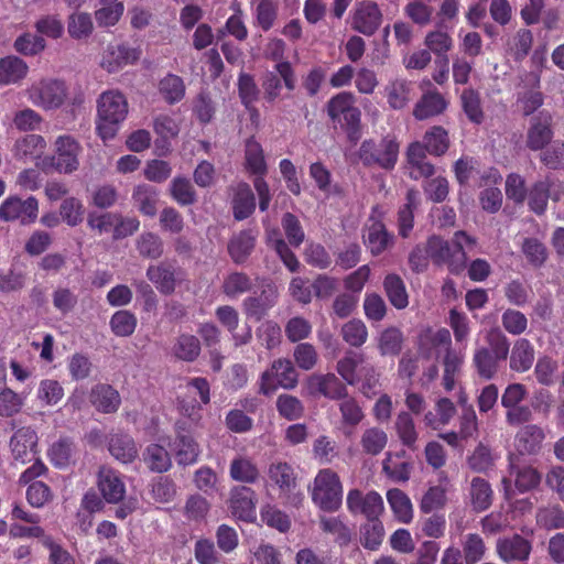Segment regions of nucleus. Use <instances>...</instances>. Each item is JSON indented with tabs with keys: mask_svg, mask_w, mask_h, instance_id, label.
<instances>
[{
	"mask_svg": "<svg viewBox=\"0 0 564 564\" xmlns=\"http://www.w3.org/2000/svg\"><path fill=\"white\" fill-rule=\"evenodd\" d=\"M476 242V238L464 230L456 231L452 240L432 235L427 238V252L434 265L446 267L451 274L460 275L467 268L465 247H473Z\"/></svg>",
	"mask_w": 564,
	"mask_h": 564,
	"instance_id": "nucleus-1",
	"label": "nucleus"
},
{
	"mask_svg": "<svg viewBox=\"0 0 564 564\" xmlns=\"http://www.w3.org/2000/svg\"><path fill=\"white\" fill-rule=\"evenodd\" d=\"M365 245L371 254L379 256L393 245V235H391L382 221H373L364 236Z\"/></svg>",
	"mask_w": 564,
	"mask_h": 564,
	"instance_id": "nucleus-30",
	"label": "nucleus"
},
{
	"mask_svg": "<svg viewBox=\"0 0 564 564\" xmlns=\"http://www.w3.org/2000/svg\"><path fill=\"white\" fill-rule=\"evenodd\" d=\"M135 248L142 258L152 260L159 259L164 251L162 238L158 234L151 231L142 232L138 237Z\"/></svg>",
	"mask_w": 564,
	"mask_h": 564,
	"instance_id": "nucleus-52",
	"label": "nucleus"
},
{
	"mask_svg": "<svg viewBox=\"0 0 564 564\" xmlns=\"http://www.w3.org/2000/svg\"><path fill=\"white\" fill-rule=\"evenodd\" d=\"M307 392L311 397H324L329 400H341L347 397L348 390L335 373H314L306 381Z\"/></svg>",
	"mask_w": 564,
	"mask_h": 564,
	"instance_id": "nucleus-13",
	"label": "nucleus"
},
{
	"mask_svg": "<svg viewBox=\"0 0 564 564\" xmlns=\"http://www.w3.org/2000/svg\"><path fill=\"white\" fill-rule=\"evenodd\" d=\"M55 154L47 158L58 173L70 174L79 166L80 144L70 135H59L55 141Z\"/></svg>",
	"mask_w": 564,
	"mask_h": 564,
	"instance_id": "nucleus-11",
	"label": "nucleus"
},
{
	"mask_svg": "<svg viewBox=\"0 0 564 564\" xmlns=\"http://www.w3.org/2000/svg\"><path fill=\"white\" fill-rule=\"evenodd\" d=\"M339 401L341 424L355 429L365 417L362 408L355 398L348 394Z\"/></svg>",
	"mask_w": 564,
	"mask_h": 564,
	"instance_id": "nucleus-60",
	"label": "nucleus"
},
{
	"mask_svg": "<svg viewBox=\"0 0 564 564\" xmlns=\"http://www.w3.org/2000/svg\"><path fill=\"white\" fill-rule=\"evenodd\" d=\"M98 489L108 503H118L126 495V486L119 471L102 466L98 471Z\"/></svg>",
	"mask_w": 564,
	"mask_h": 564,
	"instance_id": "nucleus-19",
	"label": "nucleus"
},
{
	"mask_svg": "<svg viewBox=\"0 0 564 564\" xmlns=\"http://www.w3.org/2000/svg\"><path fill=\"white\" fill-rule=\"evenodd\" d=\"M382 23V12L373 1H360L356 4L351 26L355 31L366 35H373Z\"/></svg>",
	"mask_w": 564,
	"mask_h": 564,
	"instance_id": "nucleus-15",
	"label": "nucleus"
},
{
	"mask_svg": "<svg viewBox=\"0 0 564 564\" xmlns=\"http://www.w3.org/2000/svg\"><path fill=\"white\" fill-rule=\"evenodd\" d=\"M346 506L352 516H362L367 520L380 518L384 511L383 499L376 490L367 492L350 489L346 497Z\"/></svg>",
	"mask_w": 564,
	"mask_h": 564,
	"instance_id": "nucleus-10",
	"label": "nucleus"
},
{
	"mask_svg": "<svg viewBox=\"0 0 564 564\" xmlns=\"http://www.w3.org/2000/svg\"><path fill=\"white\" fill-rule=\"evenodd\" d=\"M553 137V116L550 111H540L531 118L525 139L529 150L541 152L552 142Z\"/></svg>",
	"mask_w": 564,
	"mask_h": 564,
	"instance_id": "nucleus-12",
	"label": "nucleus"
},
{
	"mask_svg": "<svg viewBox=\"0 0 564 564\" xmlns=\"http://www.w3.org/2000/svg\"><path fill=\"white\" fill-rule=\"evenodd\" d=\"M387 500L395 518L403 523H409L413 518V509L410 498L401 489L388 490Z\"/></svg>",
	"mask_w": 564,
	"mask_h": 564,
	"instance_id": "nucleus-47",
	"label": "nucleus"
},
{
	"mask_svg": "<svg viewBox=\"0 0 564 564\" xmlns=\"http://www.w3.org/2000/svg\"><path fill=\"white\" fill-rule=\"evenodd\" d=\"M278 288L265 279L261 280L260 293L247 296L242 301V310L248 318L260 322L278 302Z\"/></svg>",
	"mask_w": 564,
	"mask_h": 564,
	"instance_id": "nucleus-9",
	"label": "nucleus"
},
{
	"mask_svg": "<svg viewBox=\"0 0 564 564\" xmlns=\"http://www.w3.org/2000/svg\"><path fill=\"white\" fill-rule=\"evenodd\" d=\"M279 6L275 0H260L254 9L256 24L263 32L271 30L278 19Z\"/></svg>",
	"mask_w": 564,
	"mask_h": 564,
	"instance_id": "nucleus-59",
	"label": "nucleus"
},
{
	"mask_svg": "<svg viewBox=\"0 0 564 564\" xmlns=\"http://www.w3.org/2000/svg\"><path fill=\"white\" fill-rule=\"evenodd\" d=\"M128 115V101L123 94L108 90L97 101L96 130L98 135L108 141L116 137Z\"/></svg>",
	"mask_w": 564,
	"mask_h": 564,
	"instance_id": "nucleus-2",
	"label": "nucleus"
},
{
	"mask_svg": "<svg viewBox=\"0 0 564 564\" xmlns=\"http://www.w3.org/2000/svg\"><path fill=\"white\" fill-rule=\"evenodd\" d=\"M312 499L322 510L334 512L343 502V485L339 476L330 468L321 469L314 479Z\"/></svg>",
	"mask_w": 564,
	"mask_h": 564,
	"instance_id": "nucleus-5",
	"label": "nucleus"
},
{
	"mask_svg": "<svg viewBox=\"0 0 564 564\" xmlns=\"http://www.w3.org/2000/svg\"><path fill=\"white\" fill-rule=\"evenodd\" d=\"M299 381V373L289 359L280 358L272 362L270 369L262 372L260 377L259 392L270 395L279 387L283 389H293Z\"/></svg>",
	"mask_w": 564,
	"mask_h": 564,
	"instance_id": "nucleus-7",
	"label": "nucleus"
},
{
	"mask_svg": "<svg viewBox=\"0 0 564 564\" xmlns=\"http://www.w3.org/2000/svg\"><path fill=\"white\" fill-rule=\"evenodd\" d=\"M496 552L505 563L524 562L530 557L532 543L524 536L516 533L509 538L498 540Z\"/></svg>",
	"mask_w": 564,
	"mask_h": 564,
	"instance_id": "nucleus-17",
	"label": "nucleus"
},
{
	"mask_svg": "<svg viewBox=\"0 0 564 564\" xmlns=\"http://www.w3.org/2000/svg\"><path fill=\"white\" fill-rule=\"evenodd\" d=\"M310 176L322 193L326 195L341 194V187L338 184L332 185V173L322 162H314L310 165Z\"/></svg>",
	"mask_w": 564,
	"mask_h": 564,
	"instance_id": "nucleus-55",
	"label": "nucleus"
},
{
	"mask_svg": "<svg viewBox=\"0 0 564 564\" xmlns=\"http://www.w3.org/2000/svg\"><path fill=\"white\" fill-rule=\"evenodd\" d=\"M256 245V237L251 230H242L228 242V253L237 264L243 263L251 254Z\"/></svg>",
	"mask_w": 564,
	"mask_h": 564,
	"instance_id": "nucleus-37",
	"label": "nucleus"
},
{
	"mask_svg": "<svg viewBox=\"0 0 564 564\" xmlns=\"http://www.w3.org/2000/svg\"><path fill=\"white\" fill-rule=\"evenodd\" d=\"M28 73L29 66L22 58L14 55L0 58V86L20 84Z\"/></svg>",
	"mask_w": 564,
	"mask_h": 564,
	"instance_id": "nucleus-29",
	"label": "nucleus"
},
{
	"mask_svg": "<svg viewBox=\"0 0 564 564\" xmlns=\"http://www.w3.org/2000/svg\"><path fill=\"white\" fill-rule=\"evenodd\" d=\"M200 349V341L195 335L181 334L176 338L172 351L177 359L192 362L197 359Z\"/></svg>",
	"mask_w": 564,
	"mask_h": 564,
	"instance_id": "nucleus-48",
	"label": "nucleus"
},
{
	"mask_svg": "<svg viewBox=\"0 0 564 564\" xmlns=\"http://www.w3.org/2000/svg\"><path fill=\"white\" fill-rule=\"evenodd\" d=\"M39 208V199L35 196L23 199L19 195H9L0 204V220L30 226L37 220Z\"/></svg>",
	"mask_w": 564,
	"mask_h": 564,
	"instance_id": "nucleus-6",
	"label": "nucleus"
},
{
	"mask_svg": "<svg viewBox=\"0 0 564 564\" xmlns=\"http://www.w3.org/2000/svg\"><path fill=\"white\" fill-rule=\"evenodd\" d=\"M534 358L535 351L531 341L527 338H519L511 348L509 367L516 372H527L531 369Z\"/></svg>",
	"mask_w": 564,
	"mask_h": 564,
	"instance_id": "nucleus-28",
	"label": "nucleus"
},
{
	"mask_svg": "<svg viewBox=\"0 0 564 564\" xmlns=\"http://www.w3.org/2000/svg\"><path fill=\"white\" fill-rule=\"evenodd\" d=\"M459 102L463 112L471 123L481 124L484 122L485 111L479 90L473 87L464 88L459 95Z\"/></svg>",
	"mask_w": 564,
	"mask_h": 564,
	"instance_id": "nucleus-32",
	"label": "nucleus"
},
{
	"mask_svg": "<svg viewBox=\"0 0 564 564\" xmlns=\"http://www.w3.org/2000/svg\"><path fill=\"white\" fill-rule=\"evenodd\" d=\"M218 322L232 335L236 346H242L250 343L252 338L251 328L247 327L243 333H237L239 325V313L231 305L218 306L215 311Z\"/></svg>",
	"mask_w": 564,
	"mask_h": 564,
	"instance_id": "nucleus-25",
	"label": "nucleus"
},
{
	"mask_svg": "<svg viewBox=\"0 0 564 564\" xmlns=\"http://www.w3.org/2000/svg\"><path fill=\"white\" fill-rule=\"evenodd\" d=\"M399 148V142L391 135L383 137L379 142L368 139L361 143L358 155L367 167L379 166L391 171L398 162Z\"/></svg>",
	"mask_w": 564,
	"mask_h": 564,
	"instance_id": "nucleus-4",
	"label": "nucleus"
},
{
	"mask_svg": "<svg viewBox=\"0 0 564 564\" xmlns=\"http://www.w3.org/2000/svg\"><path fill=\"white\" fill-rule=\"evenodd\" d=\"M543 440L544 432L540 426L525 425L516 435V447L522 455H532L540 451Z\"/></svg>",
	"mask_w": 564,
	"mask_h": 564,
	"instance_id": "nucleus-35",
	"label": "nucleus"
},
{
	"mask_svg": "<svg viewBox=\"0 0 564 564\" xmlns=\"http://www.w3.org/2000/svg\"><path fill=\"white\" fill-rule=\"evenodd\" d=\"M540 161L550 170L564 169V141L555 140L544 148L540 155Z\"/></svg>",
	"mask_w": 564,
	"mask_h": 564,
	"instance_id": "nucleus-64",
	"label": "nucleus"
},
{
	"mask_svg": "<svg viewBox=\"0 0 564 564\" xmlns=\"http://www.w3.org/2000/svg\"><path fill=\"white\" fill-rule=\"evenodd\" d=\"M229 475L237 482L256 484L260 478V470L251 458L238 455L230 463Z\"/></svg>",
	"mask_w": 564,
	"mask_h": 564,
	"instance_id": "nucleus-36",
	"label": "nucleus"
},
{
	"mask_svg": "<svg viewBox=\"0 0 564 564\" xmlns=\"http://www.w3.org/2000/svg\"><path fill=\"white\" fill-rule=\"evenodd\" d=\"M37 434L30 426L17 430L10 440V448L15 462L26 464L37 453Z\"/></svg>",
	"mask_w": 564,
	"mask_h": 564,
	"instance_id": "nucleus-18",
	"label": "nucleus"
},
{
	"mask_svg": "<svg viewBox=\"0 0 564 564\" xmlns=\"http://www.w3.org/2000/svg\"><path fill=\"white\" fill-rule=\"evenodd\" d=\"M340 335L345 343L358 348L367 341L368 329L361 319L352 318L341 326Z\"/></svg>",
	"mask_w": 564,
	"mask_h": 564,
	"instance_id": "nucleus-57",
	"label": "nucleus"
},
{
	"mask_svg": "<svg viewBox=\"0 0 564 564\" xmlns=\"http://www.w3.org/2000/svg\"><path fill=\"white\" fill-rule=\"evenodd\" d=\"M417 192L409 189L405 195V204L398 210V228L402 238H408L414 226V210L416 208Z\"/></svg>",
	"mask_w": 564,
	"mask_h": 564,
	"instance_id": "nucleus-45",
	"label": "nucleus"
},
{
	"mask_svg": "<svg viewBox=\"0 0 564 564\" xmlns=\"http://www.w3.org/2000/svg\"><path fill=\"white\" fill-rule=\"evenodd\" d=\"M29 99L33 105L45 110L59 108L67 96L66 85L58 79H42L29 89Z\"/></svg>",
	"mask_w": 564,
	"mask_h": 564,
	"instance_id": "nucleus-8",
	"label": "nucleus"
},
{
	"mask_svg": "<svg viewBox=\"0 0 564 564\" xmlns=\"http://www.w3.org/2000/svg\"><path fill=\"white\" fill-rule=\"evenodd\" d=\"M89 402L100 413L110 414L118 411L121 398L117 389L108 383H97L89 392Z\"/></svg>",
	"mask_w": 564,
	"mask_h": 564,
	"instance_id": "nucleus-21",
	"label": "nucleus"
},
{
	"mask_svg": "<svg viewBox=\"0 0 564 564\" xmlns=\"http://www.w3.org/2000/svg\"><path fill=\"white\" fill-rule=\"evenodd\" d=\"M492 489L490 484L480 477H475L470 484V500L475 511H485L492 503Z\"/></svg>",
	"mask_w": 564,
	"mask_h": 564,
	"instance_id": "nucleus-49",
	"label": "nucleus"
},
{
	"mask_svg": "<svg viewBox=\"0 0 564 564\" xmlns=\"http://www.w3.org/2000/svg\"><path fill=\"white\" fill-rule=\"evenodd\" d=\"M231 189L234 193L231 199L234 218L239 221L247 219L256 209V197L250 185L246 182H240L232 186Z\"/></svg>",
	"mask_w": 564,
	"mask_h": 564,
	"instance_id": "nucleus-24",
	"label": "nucleus"
},
{
	"mask_svg": "<svg viewBox=\"0 0 564 564\" xmlns=\"http://www.w3.org/2000/svg\"><path fill=\"white\" fill-rule=\"evenodd\" d=\"M74 449V443L69 437H59L48 449L51 463L58 468L69 465Z\"/></svg>",
	"mask_w": 564,
	"mask_h": 564,
	"instance_id": "nucleus-63",
	"label": "nucleus"
},
{
	"mask_svg": "<svg viewBox=\"0 0 564 564\" xmlns=\"http://www.w3.org/2000/svg\"><path fill=\"white\" fill-rule=\"evenodd\" d=\"M181 273V269L174 268L170 263L161 262L148 268L147 278L155 285L161 294L171 295L175 291Z\"/></svg>",
	"mask_w": 564,
	"mask_h": 564,
	"instance_id": "nucleus-20",
	"label": "nucleus"
},
{
	"mask_svg": "<svg viewBox=\"0 0 564 564\" xmlns=\"http://www.w3.org/2000/svg\"><path fill=\"white\" fill-rule=\"evenodd\" d=\"M406 162L410 169L409 176L414 181L431 177L435 172L434 165L427 161L424 147L419 141L409 145Z\"/></svg>",
	"mask_w": 564,
	"mask_h": 564,
	"instance_id": "nucleus-22",
	"label": "nucleus"
},
{
	"mask_svg": "<svg viewBox=\"0 0 564 564\" xmlns=\"http://www.w3.org/2000/svg\"><path fill=\"white\" fill-rule=\"evenodd\" d=\"M140 55L141 51L139 48L131 47L128 44H119L108 48L101 65L109 73H113L127 65L134 64Z\"/></svg>",
	"mask_w": 564,
	"mask_h": 564,
	"instance_id": "nucleus-26",
	"label": "nucleus"
},
{
	"mask_svg": "<svg viewBox=\"0 0 564 564\" xmlns=\"http://www.w3.org/2000/svg\"><path fill=\"white\" fill-rule=\"evenodd\" d=\"M356 97L350 91H340L326 105L327 116L334 123H341V118L356 108Z\"/></svg>",
	"mask_w": 564,
	"mask_h": 564,
	"instance_id": "nucleus-42",
	"label": "nucleus"
},
{
	"mask_svg": "<svg viewBox=\"0 0 564 564\" xmlns=\"http://www.w3.org/2000/svg\"><path fill=\"white\" fill-rule=\"evenodd\" d=\"M132 200L142 215L154 217L158 212L159 191L153 185L139 184L133 189Z\"/></svg>",
	"mask_w": 564,
	"mask_h": 564,
	"instance_id": "nucleus-34",
	"label": "nucleus"
},
{
	"mask_svg": "<svg viewBox=\"0 0 564 564\" xmlns=\"http://www.w3.org/2000/svg\"><path fill=\"white\" fill-rule=\"evenodd\" d=\"M447 107L448 101L434 88L421 96L414 106L413 116L417 120H425L442 115Z\"/></svg>",
	"mask_w": 564,
	"mask_h": 564,
	"instance_id": "nucleus-23",
	"label": "nucleus"
},
{
	"mask_svg": "<svg viewBox=\"0 0 564 564\" xmlns=\"http://www.w3.org/2000/svg\"><path fill=\"white\" fill-rule=\"evenodd\" d=\"M384 90L389 106L394 110H401L411 100L412 83L406 79H394Z\"/></svg>",
	"mask_w": 564,
	"mask_h": 564,
	"instance_id": "nucleus-40",
	"label": "nucleus"
},
{
	"mask_svg": "<svg viewBox=\"0 0 564 564\" xmlns=\"http://www.w3.org/2000/svg\"><path fill=\"white\" fill-rule=\"evenodd\" d=\"M254 286L253 279L243 271H231L224 276L221 292L228 299H238Z\"/></svg>",
	"mask_w": 564,
	"mask_h": 564,
	"instance_id": "nucleus-33",
	"label": "nucleus"
},
{
	"mask_svg": "<svg viewBox=\"0 0 564 564\" xmlns=\"http://www.w3.org/2000/svg\"><path fill=\"white\" fill-rule=\"evenodd\" d=\"M45 148V140L39 134H26L17 140L13 148V154L18 160H29L37 158Z\"/></svg>",
	"mask_w": 564,
	"mask_h": 564,
	"instance_id": "nucleus-46",
	"label": "nucleus"
},
{
	"mask_svg": "<svg viewBox=\"0 0 564 564\" xmlns=\"http://www.w3.org/2000/svg\"><path fill=\"white\" fill-rule=\"evenodd\" d=\"M159 90L167 104L174 105L184 98L185 84L182 77L167 74L160 80Z\"/></svg>",
	"mask_w": 564,
	"mask_h": 564,
	"instance_id": "nucleus-53",
	"label": "nucleus"
},
{
	"mask_svg": "<svg viewBox=\"0 0 564 564\" xmlns=\"http://www.w3.org/2000/svg\"><path fill=\"white\" fill-rule=\"evenodd\" d=\"M177 465L191 466L198 462L200 456L199 444L186 429L184 421L175 423V440L172 445Z\"/></svg>",
	"mask_w": 564,
	"mask_h": 564,
	"instance_id": "nucleus-14",
	"label": "nucleus"
},
{
	"mask_svg": "<svg viewBox=\"0 0 564 564\" xmlns=\"http://www.w3.org/2000/svg\"><path fill=\"white\" fill-rule=\"evenodd\" d=\"M170 193L172 198L181 206H189L197 200L196 191L186 177H174L170 185Z\"/></svg>",
	"mask_w": 564,
	"mask_h": 564,
	"instance_id": "nucleus-54",
	"label": "nucleus"
},
{
	"mask_svg": "<svg viewBox=\"0 0 564 564\" xmlns=\"http://www.w3.org/2000/svg\"><path fill=\"white\" fill-rule=\"evenodd\" d=\"M245 169L251 175H267L268 164L260 142L253 135L245 141Z\"/></svg>",
	"mask_w": 564,
	"mask_h": 564,
	"instance_id": "nucleus-31",
	"label": "nucleus"
},
{
	"mask_svg": "<svg viewBox=\"0 0 564 564\" xmlns=\"http://www.w3.org/2000/svg\"><path fill=\"white\" fill-rule=\"evenodd\" d=\"M259 88L252 75L247 73H240L238 77V94L241 104L246 109H254V104L259 98Z\"/></svg>",
	"mask_w": 564,
	"mask_h": 564,
	"instance_id": "nucleus-61",
	"label": "nucleus"
},
{
	"mask_svg": "<svg viewBox=\"0 0 564 564\" xmlns=\"http://www.w3.org/2000/svg\"><path fill=\"white\" fill-rule=\"evenodd\" d=\"M268 475L270 480L276 485L282 492L288 494L296 487L294 469L288 463H272L269 466Z\"/></svg>",
	"mask_w": 564,
	"mask_h": 564,
	"instance_id": "nucleus-43",
	"label": "nucleus"
},
{
	"mask_svg": "<svg viewBox=\"0 0 564 564\" xmlns=\"http://www.w3.org/2000/svg\"><path fill=\"white\" fill-rule=\"evenodd\" d=\"M108 449L118 460L128 464L138 456V449L133 438L128 434H115L109 440Z\"/></svg>",
	"mask_w": 564,
	"mask_h": 564,
	"instance_id": "nucleus-39",
	"label": "nucleus"
},
{
	"mask_svg": "<svg viewBox=\"0 0 564 564\" xmlns=\"http://www.w3.org/2000/svg\"><path fill=\"white\" fill-rule=\"evenodd\" d=\"M487 343L489 347L475 349L471 362L478 377L488 381L499 372L500 361L507 360L510 341L499 328H494L487 335Z\"/></svg>",
	"mask_w": 564,
	"mask_h": 564,
	"instance_id": "nucleus-3",
	"label": "nucleus"
},
{
	"mask_svg": "<svg viewBox=\"0 0 564 564\" xmlns=\"http://www.w3.org/2000/svg\"><path fill=\"white\" fill-rule=\"evenodd\" d=\"M395 430L401 443L408 448H416L417 432L414 421L409 412H401L397 416Z\"/></svg>",
	"mask_w": 564,
	"mask_h": 564,
	"instance_id": "nucleus-56",
	"label": "nucleus"
},
{
	"mask_svg": "<svg viewBox=\"0 0 564 564\" xmlns=\"http://www.w3.org/2000/svg\"><path fill=\"white\" fill-rule=\"evenodd\" d=\"M388 444L387 433L377 426L366 429L360 437L361 449L370 456L379 455Z\"/></svg>",
	"mask_w": 564,
	"mask_h": 564,
	"instance_id": "nucleus-51",
	"label": "nucleus"
},
{
	"mask_svg": "<svg viewBox=\"0 0 564 564\" xmlns=\"http://www.w3.org/2000/svg\"><path fill=\"white\" fill-rule=\"evenodd\" d=\"M147 467L158 474H163L172 467V458L167 449L159 444H150L143 453Z\"/></svg>",
	"mask_w": 564,
	"mask_h": 564,
	"instance_id": "nucleus-41",
	"label": "nucleus"
},
{
	"mask_svg": "<svg viewBox=\"0 0 564 564\" xmlns=\"http://www.w3.org/2000/svg\"><path fill=\"white\" fill-rule=\"evenodd\" d=\"M422 145L426 153L442 156L449 148L448 132L441 126H434L424 133Z\"/></svg>",
	"mask_w": 564,
	"mask_h": 564,
	"instance_id": "nucleus-44",
	"label": "nucleus"
},
{
	"mask_svg": "<svg viewBox=\"0 0 564 564\" xmlns=\"http://www.w3.org/2000/svg\"><path fill=\"white\" fill-rule=\"evenodd\" d=\"M383 289L390 304L397 310H403L409 305L406 288L400 275L387 274L383 280Z\"/></svg>",
	"mask_w": 564,
	"mask_h": 564,
	"instance_id": "nucleus-38",
	"label": "nucleus"
},
{
	"mask_svg": "<svg viewBox=\"0 0 564 564\" xmlns=\"http://www.w3.org/2000/svg\"><path fill=\"white\" fill-rule=\"evenodd\" d=\"M256 492L247 486H236L230 491L229 509L238 520L253 522L256 513Z\"/></svg>",
	"mask_w": 564,
	"mask_h": 564,
	"instance_id": "nucleus-16",
	"label": "nucleus"
},
{
	"mask_svg": "<svg viewBox=\"0 0 564 564\" xmlns=\"http://www.w3.org/2000/svg\"><path fill=\"white\" fill-rule=\"evenodd\" d=\"M451 346L452 336L447 328H440L437 330L426 328L417 337V350L425 358H430L432 351L438 347H445L446 350Z\"/></svg>",
	"mask_w": 564,
	"mask_h": 564,
	"instance_id": "nucleus-27",
	"label": "nucleus"
},
{
	"mask_svg": "<svg viewBox=\"0 0 564 564\" xmlns=\"http://www.w3.org/2000/svg\"><path fill=\"white\" fill-rule=\"evenodd\" d=\"M360 542L365 549L378 550L384 538V528L380 518L367 520L360 528Z\"/></svg>",
	"mask_w": 564,
	"mask_h": 564,
	"instance_id": "nucleus-50",
	"label": "nucleus"
},
{
	"mask_svg": "<svg viewBox=\"0 0 564 564\" xmlns=\"http://www.w3.org/2000/svg\"><path fill=\"white\" fill-rule=\"evenodd\" d=\"M93 30L94 24L89 13L74 12L68 17L67 31L72 39H87L91 35Z\"/></svg>",
	"mask_w": 564,
	"mask_h": 564,
	"instance_id": "nucleus-58",
	"label": "nucleus"
},
{
	"mask_svg": "<svg viewBox=\"0 0 564 564\" xmlns=\"http://www.w3.org/2000/svg\"><path fill=\"white\" fill-rule=\"evenodd\" d=\"M511 476H514V486L521 494L536 488L541 481L540 473L531 466L512 467Z\"/></svg>",
	"mask_w": 564,
	"mask_h": 564,
	"instance_id": "nucleus-62",
	"label": "nucleus"
}]
</instances>
